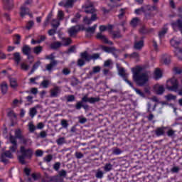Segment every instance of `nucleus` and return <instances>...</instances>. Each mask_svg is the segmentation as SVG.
<instances>
[{
	"mask_svg": "<svg viewBox=\"0 0 182 182\" xmlns=\"http://www.w3.org/2000/svg\"><path fill=\"white\" fill-rule=\"evenodd\" d=\"M166 89L171 92H177L178 90V81L175 77L167 81Z\"/></svg>",
	"mask_w": 182,
	"mask_h": 182,
	"instance_id": "nucleus-6",
	"label": "nucleus"
},
{
	"mask_svg": "<svg viewBox=\"0 0 182 182\" xmlns=\"http://www.w3.org/2000/svg\"><path fill=\"white\" fill-rule=\"evenodd\" d=\"M41 65V61H38L37 63H36L33 65V68L31 70V72L28 73V75H32V73H33V72H35L36 69H38V68H39V65Z\"/></svg>",
	"mask_w": 182,
	"mask_h": 182,
	"instance_id": "nucleus-41",
	"label": "nucleus"
},
{
	"mask_svg": "<svg viewBox=\"0 0 182 182\" xmlns=\"http://www.w3.org/2000/svg\"><path fill=\"white\" fill-rule=\"evenodd\" d=\"M73 2H75V0H63L58 5L60 6H64V8H72L73 6Z\"/></svg>",
	"mask_w": 182,
	"mask_h": 182,
	"instance_id": "nucleus-15",
	"label": "nucleus"
},
{
	"mask_svg": "<svg viewBox=\"0 0 182 182\" xmlns=\"http://www.w3.org/2000/svg\"><path fill=\"white\" fill-rule=\"evenodd\" d=\"M28 129L30 133H33V132H35V130H36V127L35 125H33V123L30 122L28 124Z\"/></svg>",
	"mask_w": 182,
	"mask_h": 182,
	"instance_id": "nucleus-51",
	"label": "nucleus"
},
{
	"mask_svg": "<svg viewBox=\"0 0 182 182\" xmlns=\"http://www.w3.org/2000/svg\"><path fill=\"white\" fill-rule=\"evenodd\" d=\"M3 1L5 9H8L9 11L12 9V8H14V4L11 1V0H3Z\"/></svg>",
	"mask_w": 182,
	"mask_h": 182,
	"instance_id": "nucleus-26",
	"label": "nucleus"
},
{
	"mask_svg": "<svg viewBox=\"0 0 182 182\" xmlns=\"http://www.w3.org/2000/svg\"><path fill=\"white\" fill-rule=\"evenodd\" d=\"M80 31V26L77 25L72 26L68 29V34L71 38H73V36H76L77 35V33Z\"/></svg>",
	"mask_w": 182,
	"mask_h": 182,
	"instance_id": "nucleus-13",
	"label": "nucleus"
},
{
	"mask_svg": "<svg viewBox=\"0 0 182 182\" xmlns=\"http://www.w3.org/2000/svg\"><path fill=\"white\" fill-rule=\"evenodd\" d=\"M157 9V7L156 6H150V5H146L141 7L140 9H137L135 10V14L139 15L140 12H146V11H156Z\"/></svg>",
	"mask_w": 182,
	"mask_h": 182,
	"instance_id": "nucleus-9",
	"label": "nucleus"
},
{
	"mask_svg": "<svg viewBox=\"0 0 182 182\" xmlns=\"http://www.w3.org/2000/svg\"><path fill=\"white\" fill-rule=\"evenodd\" d=\"M11 151H6L4 153L1 154V156H4L5 157H7L8 159H12L13 155Z\"/></svg>",
	"mask_w": 182,
	"mask_h": 182,
	"instance_id": "nucleus-52",
	"label": "nucleus"
},
{
	"mask_svg": "<svg viewBox=\"0 0 182 182\" xmlns=\"http://www.w3.org/2000/svg\"><path fill=\"white\" fill-rule=\"evenodd\" d=\"M9 141L12 144V146L9 147L10 151H11V153L16 152V150H18V141H16L15 136L11 135L9 136Z\"/></svg>",
	"mask_w": 182,
	"mask_h": 182,
	"instance_id": "nucleus-8",
	"label": "nucleus"
},
{
	"mask_svg": "<svg viewBox=\"0 0 182 182\" xmlns=\"http://www.w3.org/2000/svg\"><path fill=\"white\" fill-rule=\"evenodd\" d=\"M53 22H56V24L54 23H51L53 28H51L48 31V35L50 36H53V35L56 33V31H58V28H59V26L60 25V22L56 19H53Z\"/></svg>",
	"mask_w": 182,
	"mask_h": 182,
	"instance_id": "nucleus-12",
	"label": "nucleus"
},
{
	"mask_svg": "<svg viewBox=\"0 0 182 182\" xmlns=\"http://www.w3.org/2000/svg\"><path fill=\"white\" fill-rule=\"evenodd\" d=\"M153 11H154V10H146V12H144L145 19L146 21L153 19V18H154V14L153 13Z\"/></svg>",
	"mask_w": 182,
	"mask_h": 182,
	"instance_id": "nucleus-19",
	"label": "nucleus"
},
{
	"mask_svg": "<svg viewBox=\"0 0 182 182\" xmlns=\"http://www.w3.org/2000/svg\"><path fill=\"white\" fill-rule=\"evenodd\" d=\"M132 89H134V90L136 92V93L137 95H139V96H141V97H144V92H141V90L137 89V88H134V87L133 86Z\"/></svg>",
	"mask_w": 182,
	"mask_h": 182,
	"instance_id": "nucleus-56",
	"label": "nucleus"
},
{
	"mask_svg": "<svg viewBox=\"0 0 182 182\" xmlns=\"http://www.w3.org/2000/svg\"><path fill=\"white\" fill-rule=\"evenodd\" d=\"M80 58L77 61V65L82 68V66H85L86 65V62L89 63L90 60H97V59H100V53H93L92 55H90L87 51H84L80 53Z\"/></svg>",
	"mask_w": 182,
	"mask_h": 182,
	"instance_id": "nucleus-2",
	"label": "nucleus"
},
{
	"mask_svg": "<svg viewBox=\"0 0 182 182\" xmlns=\"http://www.w3.org/2000/svg\"><path fill=\"white\" fill-rule=\"evenodd\" d=\"M60 46H62V43H60L59 41H57L51 44V49H59Z\"/></svg>",
	"mask_w": 182,
	"mask_h": 182,
	"instance_id": "nucleus-44",
	"label": "nucleus"
},
{
	"mask_svg": "<svg viewBox=\"0 0 182 182\" xmlns=\"http://www.w3.org/2000/svg\"><path fill=\"white\" fill-rule=\"evenodd\" d=\"M171 46H173V48H175L176 49H177L178 53L177 55L178 58L179 59V60H182V48H178V45H180V42L172 39L171 40Z\"/></svg>",
	"mask_w": 182,
	"mask_h": 182,
	"instance_id": "nucleus-10",
	"label": "nucleus"
},
{
	"mask_svg": "<svg viewBox=\"0 0 182 182\" xmlns=\"http://www.w3.org/2000/svg\"><path fill=\"white\" fill-rule=\"evenodd\" d=\"M63 46H69V45H71L72 43V39L70 38H63Z\"/></svg>",
	"mask_w": 182,
	"mask_h": 182,
	"instance_id": "nucleus-33",
	"label": "nucleus"
},
{
	"mask_svg": "<svg viewBox=\"0 0 182 182\" xmlns=\"http://www.w3.org/2000/svg\"><path fill=\"white\" fill-rule=\"evenodd\" d=\"M97 39H100V41H102L105 43L107 38H106V36L102 34V33H97L96 36Z\"/></svg>",
	"mask_w": 182,
	"mask_h": 182,
	"instance_id": "nucleus-36",
	"label": "nucleus"
},
{
	"mask_svg": "<svg viewBox=\"0 0 182 182\" xmlns=\"http://www.w3.org/2000/svg\"><path fill=\"white\" fill-rule=\"evenodd\" d=\"M20 66L22 70H29V65L25 63H21Z\"/></svg>",
	"mask_w": 182,
	"mask_h": 182,
	"instance_id": "nucleus-55",
	"label": "nucleus"
},
{
	"mask_svg": "<svg viewBox=\"0 0 182 182\" xmlns=\"http://www.w3.org/2000/svg\"><path fill=\"white\" fill-rule=\"evenodd\" d=\"M139 23H140V18H139L137 17L132 18V20L130 22V25L133 28H136V26H137V25H139Z\"/></svg>",
	"mask_w": 182,
	"mask_h": 182,
	"instance_id": "nucleus-28",
	"label": "nucleus"
},
{
	"mask_svg": "<svg viewBox=\"0 0 182 182\" xmlns=\"http://www.w3.org/2000/svg\"><path fill=\"white\" fill-rule=\"evenodd\" d=\"M56 143L58 146H62V144H65L66 141L65 140V137H60L56 140Z\"/></svg>",
	"mask_w": 182,
	"mask_h": 182,
	"instance_id": "nucleus-47",
	"label": "nucleus"
},
{
	"mask_svg": "<svg viewBox=\"0 0 182 182\" xmlns=\"http://www.w3.org/2000/svg\"><path fill=\"white\" fill-rule=\"evenodd\" d=\"M53 159V156H52L51 154H48L43 158V161H46V163H50Z\"/></svg>",
	"mask_w": 182,
	"mask_h": 182,
	"instance_id": "nucleus-49",
	"label": "nucleus"
},
{
	"mask_svg": "<svg viewBox=\"0 0 182 182\" xmlns=\"http://www.w3.org/2000/svg\"><path fill=\"white\" fill-rule=\"evenodd\" d=\"M20 143L21 144H23L24 146H31L32 145V140H31V139H29V138H26L25 136H23L20 139Z\"/></svg>",
	"mask_w": 182,
	"mask_h": 182,
	"instance_id": "nucleus-20",
	"label": "nucleus"
},
{
	"mask_svg": "<svg viewBox=\"0 0 182 182\" xmlns=\"http://www.w3.org/2000/svg\"><path fill=\"white\" fill-rule=\"evenodd\" d=\"M101 70L100 66H95L92 68V71L90 72L89 74L90 76H93L94 73H99Z\"/></svg>",
	"mask_w": 182,
	"mask_h": 182,
	"instance_id": "nucleus-32",
	"label": "nucleus"
},
{
	"mask_svg": "<svg viewBox=\"0 0 182 182\" xmlns=\"http://www.w3.org/2000/svg\"><path fill=\"white\" fill-rule=\"evenodd\" d=\"M20 153L21 155L18 156V159L21 164H26L25 159L31 160L33 156V150L31 148L26 149L24 146L20 147Z\"/></svg>",
	"mask_w": 182,
	"mask_h": 182,
	"instance_id": "nucleus-4",
	"label": "nucleus"
},
{
	"mask_svg": "<svg viewBox=\"0 0 182 182\" xmlns=\"http://www.w3.org/2000/svg\"><path fill=\"white\" fill-rule=\"evenodd\" d=\"M133 80L136 83L138 86H144L147 82H149V74L147 73H142L141 68H132Z\"/></svg>",
	"mask_w": 182,
	"mask_h": 182,
	"instance_id": "nucleus-1",
	"label": "nucleus"
},
{
	"mask_svg": "<svg viewBox=\"0 0 182 182\" xmlns=\"http://www.w3.org/2000/svg\"><path fill=\"white\" fill-rule=\"evenodd\" d=\"M153 31H154L153 28L147 29V28H146V26H142L140 28L139 32L141 33H149L150 32H153Z\"/></svg>",
	"mask_w": 182,
	"mask_h": 182,
	"instance_id": "nucleus-38",
	"label": "nucleus"
},
{
	"mask_svg": "<svg viewBox=\"0 0 182 182\" xmlns=\"http://www.w3.org/2000/svg\"><path fill=\"white\" fill-rule=\"evenodd\" d=\"M114 48V47L103 46L102 47V50H104L105 52H107V53H112V52H113Z\"/></svg>",
	"mask_w": 182,
	"mask_h": 182,
	"instance_id": "nucleus-53",
	"label": "nucleus"
},
{
	"mask_svg": "<svg viewBox=\"0 0 182 182\" xmlns=\"http://www.w3.org/2000/svg\"><path fill=\"white\" fill-rule=\"evenodd\" d=\"M38 111L36 110V107L30 109L29 114L32 119L36 116Z\"/></svg>",
	"mask_w": 182,
	"mask_h": 182,
	"instance_id": "nucleus-35",
	"label": "nucleus"
},
{
	"mask_svg": "<svg viewBox=\"0 0 182 182\" xmlns=\"http://www.w3.org/2000/svg\"><path fill=\"white\" fill-rule=\"evenodd\" d=\"M162 61L165 65H170L171 62V56L168 54H165L162 55Z\"/></svg>",
	"mask_w": 182,
	"mask_h": 182,
	"instance_id": "nucleus-24",
	"label": "nucleus"
},
{
	"mask_svg": "<svg viewBox=\"0 0 182 182\" xmlns=\"http://www.w3.org/2000/svg\"><path fill=\"white\" fill-rule=\"evenodd\" d=\"M168 31V28L167 27V24H166L159 33V37L160 38V39H161V38H164V36L166 35V33H167Z\"/></svg>",
	"mask_w": 182,
	"mask_h": 182,
	"instance_id": "nucleus-22",
	"label": "nucleus"
},
{
	"mask_svg": "<svg viewBox=\"0 0 182 182\" xmlns=\"http://www.w3.org/2000/svg\"><path fill=\"white\" fill-rule=\"evenodd\" d=\"M154 90L156 95H161L164 93L166 89L164 85H160V84H156L154 86Z\"/></svg>",
	"mask_w": 182,
	"mask_h": 182,
	"instance_id": "nucleus-14",
	"label": "nucleus"
},
{
	"mask_svg": "<svg viewBox=\"0 0 182 182\" xmlns=\"http://www.w3.org/2000/svg\"><path fill=\"white\" fill-rule=\"evenodd\" d=\"M65 18V14H63V11L59 10L58 14V18L57 20L58 22L59 21H63V18Z\"/></svg>",
	"mask_w": 182,
	"mask_h": 182,
	"instance_id": "nucleus-43",
	"label": "nucleus"
},
{
	"mask_svg": "<svg viewBox=\"0 0 182 182\" xmlns=\"http://www.w3.org/2000/svg\"><path fill=\"white\" fill-rule=\"evenodd\" d=\"M41 85L44 88L46 89L48 88V86H49V80H44L42 81L41 83Z\"/></svg>",
	"mask_w": 182,
	"mask_h": 182,
	"instance_id": "nucleus-57",
	"label": "nucleus"
},
{
	"mask_svg": "<svg viewBox=\"0 0 182 182\" xmlns=\"http://www.w3.org/2000/svg\"><path fill=\"white\" fill-rule=\"evenodd\" d=\"M25 15H29V8L26 7L25 5H23L21 7L20 16L21 18H23Z\"/></svg>",
	"mask_w": 182,
	"mask_h": 182,
	"instance_id": "nucleus-18",
	"label": "nucleus"
},
{
	"mask_svg": "<svg viewBox=\"0 0 182 182\" xmlns=\"http://www.w3.org/2000/svg\"><path fill=\"white\" fill-rule=\"evenodd\" d=\"M126 58H127V56H129V58H133L135 59H137V58H139V54L136 52L132 53L130 55H125Z\"/></svg>",
	"mask_w": 182,
	"mask_h": 182,
	"instance_id": "nucleus-63",
	"label": "nucleus"
},
{
	"mask_svg": "<svg viewBox=\"0 0 182 182\" xmlns=\"http://www.w3.org/2000/svg\"><path fill=\"white\" fill-rule=\"evenodd\" d=\"M112 168H113V165H112L110 163L106 164L104 166V170L106 171V173L110 171Z\"/></svg>",
	"mask_w": 182,
	"mask_h": 182,
	"instance_id": "nucleus-42",
	"label": "nucleus"
},
{
	"mask_svg": "<svg viewBox=\"0 0 182 182\" xmlns=\"http://www.w3.org/2000/svg\"><path fill=\"white\" fill-rule=\"evenodd\" d=\"M113 154H115L116 156H119V154H122L123 153L122 151H121L119 148H114L112 151Z\"/></svg>",
	"mask_w": 182,
	"mask_h": 182,
	"instance_id": "nucleus-59",
	"label": "nucleus"
},
{
	"mask_svg": "<svg viewBox=\"0 0 182 182\" xmlns=\"http://www.w3.org/2000/svg\"><path fill=\"white\" fill-rule=\"evenodd\" d=\"M14 56V60H15L16 63H17V65H19L20 62H21V53H14L13 54Z\"/></svg>",
	"mask_w": 182,
	"mask_h": 182,
	"instance_id": "nucleus-31",
	"label": "nucleus"
},
{
	"mask_svg": "<svg viewBox=\"0 0 182 182\" xmlns=\"http://www.w3.org/2000/svg\"><path fill=\"white\" fill-rule=\"evenodd\" d=\"M14 45H21V35L16 34L14 38Z\"/></svg>",
	"mask_w": 182,
	"mask_h": 182,
	"instance_id": "nucleus-34",
	"label": "nucleus"
},
{
	"mask_svg": "<svg viewBox=\"0 0 182 182\" xmlns=\"http://www.w3.org/2000/svg\"><path fill=\"white\" fill-rule=\"evenodd\" d=\"M35 23L33 22V21H29L26 26V29H27L28 31H31Z\"/></svg>",
	"mask_w": 182,
	"mask_h": 182,
	"instance_id": "nucleus-45",
	"label": "nucleus"
},
{
	"mask_svg": "<svg viewBox=\"0 0 182 182\" xmlns=\"http://www.w3.org/2000/svg\"><path fill=\"white\" fill-rule=\"evenodd\" d=\"M23 136V135H22V132L21 131V129H18L15 131V139L16 140V139H18V140H21L22 139V137Z\"/></svg>",
	"mask_w": 182,
	"mask_h": 182,
	"instance_id": "nucleus-37",
	"label": "nucleus"
},
{
	"mask_svg": "<svg viewBox=\"0 0 182 182\" xmlns=\"http://www.w3.org/2000/svg\"><path fill=\"white\" fill-rule=\"evenodd\" d=\"M82 9L85 14H91V21H95L97 19L96 9H95V6H93V3L87 1L85 5L82 6Z\"/></svg>",
	"mask_w": 182,
	"mask_h": 182,
	"instance_id": "nucleus-5",
	"label": "nucleus"
},
{
	"mask_svg": "<svg viewBox=\"0 0 182 182\" xmlns=\"http://www.w3.org/2000/svg\"><path fill=\"white\" fill-rule=\"evenodd\" d=\"M105 175V172L103 171L100 170V168L97 170V172L95 173L96 178H102L103 176Z\"/></svg>",
	"mask_w": 182,
	"mask_h": 182,
	"instance_id": "nucleus-39",
	"label": "nucleus"
},
{
	"mask_svg": "<svg viewBox=\"0 0 182 182\" xmlns=\"http://www.w3.org/2000/svg\"><path fill=\"white\" fill-rule=\"evenodd\" d=\"M97 102H100V97H90L89 95H85L82 97L81 99V101H79L75 105V109L76 110H80L82 107L85 110H87L89 109L88 105H83V103H90L91 105H93L95 103H97Z\"/></svg>",
	"mask_w": 182,
	"mask_h": 182,
	"instance_id": "nucleus-3",
	"label": "nucleus"
},
{
	"mask_svg": "<svg viewBox=\"0 0 182 182\" xmlns=\"http://www.w3.org/2000/svg\"><path fill=\"white\" fill-rule=\"evenodd\" d=\"M60 124L63 129H68V127H69V122L66 119H61Z\"/></svg>",
	"mask_w": 182,
	"mask_h": 182,
	"instance_id": "nucleus-40",
	"label": "nucleus"
},
{
	"mask_svg": "<svg viewBox=\"0 0 182 182\" xmlns=\"http://www.w3.org/2000/svg\"><path fill=\"white\" fill-rule=\"evenodd\" d=\"M75 100H76V97L73 95H68L66 97V101L68 103L70 102H75Z\"/></svg>",
	"mask_w": 182,
	"mask_h": 182,
	"instance_id": "nucleus-46",
	"label": "nucleus"
},
{
	"mask_svg": "<svg viewBox=\"0 0 182 182\" xmlns=\"http://www.w3.org/2000/svg\"><path fill=\"white\" fill-rule=\"evenodd\" d=\"M165 99H166L168 101L176 100V99H177V96L172 94H168V95L165 96Z\"/></svg>",
	"mask_w": 182,
	"mask_h": 182,
	"instance_id": "nucleus-48",
	"label": "nucleus"
},
{
	"mask_svg": "<svg viewBox=\"0 0 182 182\" xmlns=\"http://www.w3.org/2000/svg\"><path fill=\"white\" fill-rule=\"evenodd\" d=\"M113 39H117L119 38H122V34L120 33L119 30L117 31H113Z\"/></svg>",
	"mask_w": 182,
	"mask_h": 182,
	"instance_id": "nucleus-50",
	"label": "nucleus"
},
{
	"mask_svg": "<svg viewBox=\"0 0 182 182\" xmlns=\"http://www.w3.org/2000/svg\"><path fill=\"white\" fill-rule=\"evenodd\" d=\"M56 65H58L57 60L50 61L49 64L46 65V69L43 70V72H46V70H48V72H52V70L53 69V68H55V66H56Z\"/></svg>",
	"mask_w": 182,
	"mask_h": 182,
	"instance_id": "nucleus-17",
	"label": "nucleus"
},
{
	"mask_svg": "<svg viewBox=\"0 0 182 182\" xmlns=\"http://www.w3.org/2000/svg\"><path fill=\"white\" fill-rule=\"evenodd\" d=\"M10 86L11 87H16L18 86V83L16 82V79L15 78L10 79Z\"/></svg>",
	"mask_w": 182,
	"mask_h": 182,
	"instance_id": "nucleus-54",
	"label": "nucleus"
},
{
	"mask_svg": "<svg viewBox=\"0 0 182 182\" xmlns=\"http://www.w3.org/2000/svg\"><path fill=\"white\" fill-rule=\"evenodd\" d=\"M96 28H97V24H95L92 27H88L87 28H82V31H85V32H89L90 33L94 34L96 32Z\"/></svg>",
	"mask_w": 182,
	"mask_h": 182,
	"instance_id": "nucleus-27",
	"label": "nucleus"
},
{
	"mask_svg": "<svg viewBox=\"0 0 182 182\" xmlns=\"http://www.w3.org/2000/svg\"><path fill=\"white\" fill-rule=\"evenodd\" d=\"M43 50V47L42 46H36L33 48V52L35 55H39Z\"/></svg>",
	"mask_w": 182,
	"mask_h": 182,
	"instance_id": "nucleus-30",
	"label": "nucleus"
},
{
	"mask_svg": "<svg viewBox=\"0 0 182 182\" xmlns=\"http://www.w3.org/2000/svg\"><path fill=\"white\" fill-rule=\"evenodd\" d=\"M21 50L22 53L26 55H31V53H32V48L28 45L23 46Z\"/></svg>",
	"mask_w": 182,
	"mask_h": 182,
	"instance_id": "nucleus-21",
	"label": "nucleus"
},
{
	"mask_svg": "<svg viewBox=\"0 0 182 182\" xmlns=\"http://www.w3.org/2000/svg\"><path fill=\"white\" fill-rule=\"evenodd\" d=\"M75 156L78 160L80 159H83V157H85V155L82 152L79 151H76Z\"/></svg>",
	"mask_w": 182,
	"mask_h": 182,
	"instance_id": "nucleus-60",
	"label": "nucleus"
},
{
	"mask_svg": "<svg viewBox=\"0 0 182 182\" xmlns=\"http://www.w3.org/2000/svg\"><path fill=\"white\" fill-rule=\"evenodd\" d=\"M2 163H4L5 164H8V163H9V160H8L6 159V156H5V155H1V160H0Z\"/></svg>",
	"mask_w": 182,
	"mask_h": 182,
	"instance_id": "nucleus-62",
	"label": "nucleus"
},
{
	"mask_svg": "<svg viewBox=\"0 0 182 182\" xmlns=\"http://www.w3.org/2000/svg\"><path fill=\"white\" fill-rule=\"evenodd\" d=\"M164 127H158L154 131V133L157 137H160V136H164Z\"/></svg>",
	"mask_w": 182,
	"mask_h": 182,
	"instance_id": "nucleus-23",
	"label": "nucleus"
},
{
	"mask_svg": "<svg viewBox=\"0 0 182 182\" xmlns=\"http://www.w3.org/2000/svg\"><path fill=\"white\" fill-rule=\"evenodd\" d=\"M143 46H144V41H143V37L141 40L139 41V37L137 36H134V48L136 50H141V49L143 48Z\"/></svg>",
	"mask_w": 182,
	"mask_h": 182,
	"instance_id": "nucleus-7",
	"label": "nucleus"
},
{
	"mask_svg": "<svg viewBox=\"0 0 182 182\" xmlns=\"http://www.w3.org/2000/svg\"><path fill=\"white\" fill-rule=\"evenodd\" d=\"M161 77H163V74L161 73V70L157 68L154 72V79H156V80H159Z\"/></svg>",
	"mask_w": 182,
	"mask_h": 182,
	"instance_id": "nucleus-29",
	"label": "nucleus"
},
{
	"mask_svg": "<svg viewBox=\"0 0 182 182\" xmlns=\"http://www.w3.org/2000/svg\"><path fill=\"white\" fill-rule=\"evenodd\" d=\"M168 137H174V134H176V131L173 129H168L166 132Z\"/></svg>",
	"mask_w": 182,
	"mask_h": 182,
	"instance_id": "nucleus-58",
	"label": "nucleus"
},
{
	"mask_svg": "<svg viewBox=\"0 0 182 182\" xmlns=\"http://www.w3.org/2000/svg\"><path fill=\"white\" fill-rule=\"evenodd\" d=\"M0 89L2 95H6L8 92V84L6 83V82H3L0 85Z\"/></svg>",
	"mask_w": 182,
	"mask_h": 182,
	"instance_id": "nucleus-25",
	"label": "nucleus"
},
{
	"mask_svg": "<svg viewBox=\"0 0 182 182\" xmlns=\"http://www.w3.org/2000/svg\"><path fill=\"white\" fill-rule=\"evenodd\" d=\"M76 50V46H72L68 50L65 52V53H73Z\"/></svg>",
	"mask_w": 182,
	"mask_h": 182,
	"instance_id": "nucleus-61",
	"label": "nucleus"
},
{
	"mask_svg": "<svg viewBox=\"0 0 182 182\" xmlns=\"http://www.w3.org/2000/svg\"><path fill=\"white\" fill-rule=\"evenodd\" d=\"M79 83H80L79 80H77V78H74L71 81V86H77V85H79Z\"/></svg>",
	"mask_w": 182,
	"mask_h": 182,
	"instance_id": "nucleus-64",
	"label": "nucleus"
},
{
	"mask_svg": "<svg viewBox=\"0 0 182 182\" xmlns=\"http://www.w3.org/2000/svg\"><path fill=\"white\" fill-rule=\"evenodd\" d=\"M60 95V87L55 86L50 91V97H58Z\"/></svg>",
	"mask_w": 182,
	"mask_h": 182,
	"instance_id": "nucleus-16",
	"label": "nucleus"
},
{
	"mask_svg": "<svg viewBox=\"0 0 182 182\" xmlns=\"http://www.w3.org/2000/svg\"><path fill=\"white\" fill-rule=\"evenodd\" d=\"M119 75L124 79V82L128 83L131 87H133V83L130 82V80H127V74L126 73V71H124V68H120L119 69Z\"/></svg>",
	"mask_w": 182,
	"mask_h": 182,
	"instance_id": "nucleus-11",
	"label": "nucleus"
}]
</instances>
